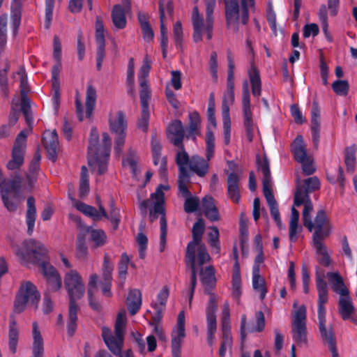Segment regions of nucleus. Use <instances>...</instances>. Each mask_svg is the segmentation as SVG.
I'll use <instances>...</instances> for the list:
<instances>
[{
    "instance_id": "43",
    "label": "nucleus",
    "mask_w": 357,
    "mask_h": 357,
    "mask_svg": "<svg viewBox=\"0 0 357 357\" xmlns=\"http://www.w3.org/2000/svg\"><path fill=\"white\" fill-rule=\"evenodd\" d=\"M227 89L226 91H234V68L235 65L230 50H227Z\"/></svg>"
},
{
    "instance_id": "51",
    "label": "nucleus",
    "mask_w": 357,
    "mask_h": 357,
    "mask_svg": "<svg viewBox=\"0 0 357 357\" xmlns=\"http://www.w3.org/2000/svg\"><path fill=\"white\" fill-rule=\"evenodd\" d=\"M21 184L22 177L20 174H16L12 180H10L7 186L1 188L0 191H6V194H15L21 195Z\"/></svg>"
},
{
    "instance_id": "18",
    "label": "nucleus",
    "mask_w": 357,
    "mask_h": 357,
    "mask_svg": "<svg viewBox=\"0 0 357 357\" xmlns=\"http://www.w3.org/2000/svg\"><path fill=\"white\" fill-rule=\"evenodd\" d=\"M294 204L296 206H300L302 204L304 205L303 211V225L309 230L312 231L313 230V222L310 216V213L313 210V204L310 199V197H301L298 195H294Z\"/></svg>"
},
{
    "instance_id": "1",
    "label": "nucleus",
    "mask_w": 357,
    "mask_h": 357,
    "mask_svg": "<svg viewBox=\"0 0 357 357\" xmlns=\"http://www.w3.org/2000/svg\"><path fill=\"white\" fill-rule=\"evenodd\" d=\"M64 284L70 299L67 332L68 336L73 337L77 327V312L79 307L77 301L84 296V286L81 275L75 270L66 273Z\"/></svg>"
},
{
    "instance_id": "50",
    "label": "nucleus",
    "mask_w": 357,
    "mask_h": 357,
    "mask_svg": "<svg viewBox=\"0 0 357 357\" xmlns=\"http://www.w3.org/2000/svg\"><path fill=\"white\" fill-rule=\"evenodd\" d=\"M52 86L53 95L52 98V104L56 111L58 110L60 105V81L59 75L52 74Z\"/></svg>"
},
{
    "instance_id": "60",
    "label": "nucleus",
    "mask_w": 357,
    "mask_h": 357,
    "mask_svg": "<svg viewBox=\"0 0 357 357\" xmlns=\"http://www.w3.org/2000/svg\"><path fill=\"white\" fill-rule=\"evenodd\" d=\"M89 192V182L87 174V169L85 166H82L81 172V180L79 188V197L86 196Z\"/></svg>"
},
{
    "instance_id": "53",
    "label": "nucleus",
    "mask_w": 357,
    "mask_h": 357,
    "mask_svg": "<svg viewBox=\"0 0 357 357\" xmlns=\"http://www.w3.org/2000/svg\"><path fill=\"white\" fill-rule=\"evenodd\" d=\"M234 91H225L223 94L222 101V116H230V106L234 103Z\"/></svg>"
},
{
    "instance_id": "47",
    "label": "nucleus",
    "mask_w": 357,
    "mask_h": 357,
    "mask_svg": "<svg viewBox=\"0 0 357 357\" xmlns=\"http://www.w3.org/2000/svg\"><path fill=\"white\" fill-rule=\"evenodd\" d=\"M150 69L151 66L146 62H144V63L140 68L139 75L138 77L139 85L141 87L140 94H142L143 92H144L147 96H151L148 82L146 80V77L149 75Z\"/></svg>"
},
{
    "instance_id": "36",
    "label": "nucleus",
    "mask_w": 357,
    "mask_h": 357,
    "mask_svg": "<svg viewBox=\"0 0 357 357\" xmlns=\"http://www.w3.org/2000/svg\"><path fill=\"white\" fill-rule=\"evenodd\" d=\"M109 156H106L105 153H97L95 156L88 155L89 166L92 167L93 165L98 166L97 173L98 175L104 174L107 170V164Z\"/></svg>"
},
{
    "instance_id": "22",
    "label": "nucleus",
    "mask_w": 357,
    "mask_h": 357,
    "mask_svg": "<svg viewBox=\"0 0 357 357\" xmlns=\"http://www.w3.org/2000/svg\"><path fill=\"white\" fill-rule=\"evenodd\" d=\"M75 206L78 211L88 217L91 218L94 221H98L102 218L108 217V213L102 204H99V211L94 206H89L82 202H77Z\"/></svg>"
},
{
    "instance_id": "13",
    "label": "nucleus",
    "mask_w": 357,
    "mask_h": 357,
    "mask_svg": "<svg viewBox=\"0 0 357 357\" xmlns=\"http://www.w3.org/2000/svg\"><path fill=\"white\" fill-rule=\"evenodd\" d=\"M313 224L312 241H323L330 235L331 225L324 210L317 211Z\"/></svg>"
},
{
    "instance_id": "33",
    "label": "nucleus",
    "mask_w": 357,
    "mask_h": 357,
    "mask_svg": "<svg viewBox=\"0 0 357 357\" xmlns=\"http://www.w3.org/2000/svg\"><path fill=\"white\" fill-rule=\"evenodd\" d=\"M178 188L182 197L185 199L183 204L185 212L187 213L195 212L198 209L200 204L199 199L197 197H192L188 187L186 192H183L181 188V183H178Z\"/></svg>"
},
{
    "instance_id": "3",
    "label": "nucleus",
    "mask_w": 357,
    "mask_h": 357,
    "mask_svg": "<svg viewBox=\"0 0 357 357\" xmlns=\"http://www.w3.org/2000/svg\"><path fill=\"white\" fill-rule=\"evenodd\" d=\"M24 245L26 252L18 250L16 252L17 256L24 261H31L38 264L45 279L59 275L56 269L50 264L48 251L42 243L29 239L24 241Z\"/></svg>"
},
{
    "instance_id": "24",
    "label": "nucleus",
    "mask_w": 357,
    "mask_h": 357,
    "mask_svg": "<svg viewBox=\"0 0 357 357\" xmlns=\"http://www.w3.org/2000/svg\"><path fill=\"white\" fill-rule=\"evenodd\" d=\"M200 280L204 287V293L211 294L216 283L215 270L213 266L210 265L202 268L199 272Z\"/></svg>"
},
{
    "instance_id": "46",
    "label": "nucleus",
    "mask_w": 357,
    "mask_h": 357,
    "mask_svg": "<svg viewBox=\"0 0 357 357\" xmlns=\"http://www.w3.org/2000/svg\"><path fill=\"white\" fill-rule=\"evenodd\" d=\"M292 338L298 345L307 344L306 324L292 325Z\"/></svg>"
},
{
    "instance_id": "30",
    "label": "nucleus",
    "mask_w": 357,
    "mask_h": 357,
    "mask_svg": "<svg viewBox=\"0 0 357 357\" xmlns=\"http://www.w3.org/2000/svg\"><path fill=\"white\" fill-rule=\"evenodd\" d=\"M252 287L256 292L259 293V298L262 301L266 297L267 288L265 280L260 275V268L259 265L252 267Z\"/></svg>"
},
{
    "instance_id": "23",
    "label": "nucleus",
    "mask_w": 357,
    "mask_h": 357,
    "mask_svg": "<svg viewBox=\"0 0 357 357\" xmlns=\"http://www.w3.org/2000/svg\"><path fill=\"white\" fill-rule=\"evenodd\" d=\"M188 126L185 129V138L196 140L197 136L201 135V117L198 112L194 111L188 115Z\"/></svg>"
},
{
    "instance_id": "58",
    "label": "nucleus",
    "mask_w": 357,
    "mask_h": 357,
    "mask_svg": "<svg viewBox=\"0 0 357 357\" xmlns=\"http://www.w3.org/2000/svg\"><path fill=\"white\" fill-rule=\"evenodd\" d=\"M114 269L113 264L109 261L108 254L104 256L102 264V282H112V271Z\"/></svg>"
},
{
    "instance_id": "4",
    "label": "nucleus",
    "mask_w": 357,
    "mask_h": 357,
    "mask_svg": "<svg viewBox=\"0 0 357 357\" xmlns=\"http://www.w3.org/2000/svg\"><path fill=\"white\" fill-rule=\"evenodd\" d=\"M225 7V20L227 27L232 26L235 32L238 31L239 20L243 25L249 20V8L255 5V0H241V15L239 0H224Z\"/></svg>"
},
{
    "instance_id": "41",
    "label": "nucleus",
    "mask_w": 357,
    "mask_h": 357,
    "mask_svg": "<svg viewBox=\"0 0 357 357\" xmlns=\"http://www.w3.org/2000/svg\"><path fill=\"white\" fill-rule=\"evenodd\" d=\"M130 261V259L128 255L124 252L121 255L119 264H118V286L121 288H123L127 274H128V264Z\"/></svg>"
},
{
    "instance_id": "9",
    "label": "nucleus",
    "mask_w": 357,
    "mask_h": 357,
    "mask_svg": "<svg viewBox=\"0 0 357 357\" xmlns=\"http://www.w3.org/2000/svg\"><path fill=\"white\" fill-rule=\"evenodd\" d=\"M202 242L199 241H195L192 238L191 241H190L186 248L185 260L186 267L190 270V284L189 288V303L190 304L192 302L195 289L197 284V270L196 267V249L199 246V245H203L201 243Z\"/></svg>"
},
{
    "instance_id": "37",
    "label": "nucleus",
    "mask_w": 357,
    "mask_h": 357,
    "mask_svg": "<svg viewBox=\"0 0 357 357\" xmlns=\"http://www.w3.org/2000/svg\"><path fill=\"white\" fill-rule=\"evenodd\" d=\"M264 197L267 202V204L269 206L270 213L275 222L277 226L281 229L282 227V220L280 218V214L278 209V204L275 199L274 195L272 192H265L264 193Z\"/></svg>"
},
{
    "instance_id": "31",
    "label": "nucleus",
    "mask_w": 357,
    "mask_h": 357,
    "mask_svg": "<svg viewBox=\"0 0 357 357\" xmlns=\"http://www.w3.org/2000/svg\"><path fill=\"white\" fill-rule=\"evenodd\" d=\"M33 357H43L44 353L43 338L39 330L38 324L34 321L33 323Z\"/></svg>"
},
{
    "instance_id": "25",
    "label": "nucleus",
    "mask_w": 357,
    "mask_h": 357,
    "mask_svg": "<svg viewBox=\"0 0 357 357\" xmlns=\"http://www.w3.org/2000/svg\"><path fill=\"white\" fill-rule=\"evenodd\" d=\"M140 96V103L142 107L141 116L137 121V126L139 129L146 132L149 127V100L151 96H147L144 92Z\"/></svg>"
},
{
    "instance_id": "55",
    "label": "nucleus",
    "mask_w": 357,
    "mask_h": 357,
    "mask_svg": "<svg viewBox=\"0 0 357 357\" xmlns=\"http://www.w3.org/2000/svg\"><path fill=\"white\" fill-rule=\"evenodd\" d=\"M159 13H160V36L161 41L160 44H168V37H167V31L165 25L164 24L165 20V8L164 3L162 0H160L159 1Z\"/></svg>"
},
{
    "instance_id": "38",
    "label": "nucleus",
    "mask_w": 357,
    "mask_h": 357,
    "mask_svg": "<svg viewBox=\"0 0 357 357\" xmlns=\"http://www.w3.org/2000/svg\"><path fill=\"white\" fill-rule=\"evenodd\" d=\"M112 20L115 27L122 29L126 26V17L124 8L120 5L116 4L114 6L112 10Z\"/></svg>"
},
{
    "instance_id": "17",
    "label": "nucleus",
    "mask_w": 357,
    "mask_h": 357,
    "mask_svg": "<svg viewBox=\"0 0 357 357\" xmlns=\"http://www.w3.org/2000/svg\"><path fill=\"white\" fill-rule=\"evenodd\" d=\"M256 317V326L248 327L246 328V323H247V316L245 314H243L241 317V326H240V333H241V340L243 342L247 336V332L252 333L255 332H262L265 328V317L264 314L262 311H258L255 314Z\"/></svg>"
},
{
    "instance_id": "56",
    "label": "nucleus",
    "mask_w": 357,
    "mask_h": 357,
    "mask_svg": "<svg viewBox=\"0 0 357 357\" xmlns=\"http://www.w3.org/2000/svg\"><path fill=\"white\" fill-rule=\"evenodd\" d=\"M7 15H0V54L4 50L7 42Z\"/></svg>"
},
{
    "instance_id": "45",
    "label": "nucleus",
    "mask_w": 357,
    "mask_h": 357,
    "mask_svg": "<svg viewBox=\"0 0 357 357\" xmlns=\"http://www.w3.org/2000/svg\"><path fill=\"white\" fill-rule=\"evenodd\" d=\"M53 47V57L56 63L52 68V74L56 73V74L59 75L61 68V44L59 38L57 36H54V37Z\"/></svg>"
},
{
    "instance_id": "21",
    "label": "nucleus",
    "mask_w": 357,
    "mask_h": 357,
    "mask_svg": "<svg viewBox=\"0 0 357 357\" xmlns=\"http://www.w3.org/2000/svg\"><path fill=\"white\" fill-rule=\"evenodd\" d=\"M310 130L313 144L317 149L320 138V109L317 102L312 104Z\"/></svg>"
},
{
    "instance_id": "52",
    "label": "nucleus",
    "mask_w": 357,
    "mask_h": 357,
    "mask_svg": "<svg viewBox=\"0 0 357 357\" xmlns=\"http://www.w3.org/2000/svg\"><path fill=\"white\" fill-rule=\"evenodd\" d=\"M86 231L90 232L91 240L96 247L102 246L106 243L107 235L102 229H95L88 227Z\"/></svg>"
},
{
    "instance_id": "15",
    "label": "nucleus",
    "mask_w": 357,
    "mask_h": 357,
    "mask_svg": "<svg viewBox=\"0 0 357 357\" xmlns=\"http://www.w3.org/2000/svg\"><path fill=\"white\" fill-rule=\"evenodd\" d=\"M102 337L107 348L114 355H120L122 353L124 335H119L116 333L112 335L110 329L104 326L102 328Z\"/></svg>"
},
{
    "instance_id": "27",
    "label": "nucleus",
    "mask_w": 357,
    "mask_h": 357,
    "mask_svg": "<svg viewBox=\"0 0 357 357\" xmlns=\"http://www.w3.org/2000/svg\"><path fill=\"white\" fill-rule=\"evenodd\" d=\"M26 206V224L27 225V234L31 236L34 231L36 219V200L33 197L30 196L27 198Z\"/></svg>"
},
{
    "instance_id": "12",
    "label": "nucleus",
    "mask_w": 357,
    "mask_h": 357,
    "mask_svg": "<svg viewBox=\"0 0 357 357\" xmlns=\"http://www.w3.org/2000/svg\"><path fill=\"white\" fill-rule=\"evenodd\" d=\"M179 149L180 151L176 155V163L178 169V183H181V188L186 192L187 185L190 183L192 176V173L187 167L188 165L190 167L191 158L185 151L184 146H183V149Z\"/></svg>"
},
{
    "instance_id": "59",
    "label": "nucleus",
    "mask_w": 357,
    "mask_h": 357,
    "mask_svg": "<svg viewBox=\"0 0 357 357\" xmlns=\"http://www.w3.org/2000/svg\"><path fill=\"white\" fill-rule=\"evenodd\" d=\"M332 89L337 95L346 96L349 93V84L347 80L337 79L332 84Z\"/></svg>"
},
{
    "instance_id": "19",
    "label": "nucleus",
    "mask_w": 357,
    "mask_h": 357,
    "mask_svg": "<svg viewBox=\"0 0 357 357\" xmlns=\"http://www.w3.org/2000/svg\"><path fill=\"white\" fill-rule=\"evenodd\" d=\"M43 144L47 153V158L52 162L57 158V147L59 146L58 135L56 130L45 131L43 135Z\"/></svg>"
},
{
    "instance_id": "34",
    "label": "nucleus",
    "mask_w": 357,
    "mask_h": 357,
    "mask_svg": "<svg viewBox=\"0 0 357 357\" xmlns=\"http://www.w3.org/2000/svg\"><path fill=\"white\" fill-rule=\"evenodd\" d=\"M248 76L251 84L252 93L255 97L259 98L261 93V81L259 71L253 63L250 65Z\"/></svg>"
},
{
    "instance_id": "8",
    "label": "nucleus",
    "mask_w": 357,
    "mask_h": 357,
    "mask_svg": "<svg viewBox=\"0 0 357 357\" xmlns=\"http://www.w3.org/2000/svg\"><path fill=\"white\" fill-rule=\"evenodd\" d=\"M109 124L111 132L116 135L114 153L120 156L123 152L127 129V121L123 112L118 111L114 116H110Z\"/></svg>"
},
{
    "instance_id": "26",
    "label": "nucleus",
    "mask_w": 357,
    "mask_h": 357,
    "mask_svg": "<svg viewBox=\"0 0 357 357\" xmlns=\"http://www.w3.org/2000/svg\"><path fill=\"white\" fill-rule=\"evenodd\" d=\"M320 182L317 176L310 177L303 181V185H298L294 195L310 197L309 194L319 189Z\"/></svg>"
},
{
    "instance_id": "42",
    "label": "nucleus",
    "mask_w": 357,
    "mask_h": 357,
    "mask_svg": "<svg viewBox=\"0 0 357 357\" xmlns=\"http://www.w3.org/2000/svg\"><path fill=\"white\" fill-rule=\"evenodd\" d=\"M323 241H312L313 246L316 250L317 255H318V262L326 267H328L331 264V257L327 252L325 245L322 242Z\"/></svg>"
},
{
    "instance_id": "2",
    "label": "nucleus",
    "mask_w": 357,
    "mask_h": 357,
    "mask_svg": "<svg viewBox=\"0 0 357 357\" xmlns=\"http://www.w3.org/2000/svg\"><path fill=\"white\" fill-rule=\"evenodd\" d=\"M316 288L318 293L317 299V318L318 328L321 338L328 347L336 344L335 333L331 326H326V307L325 304L328 301V284L324 280V274H321L318 269L315 273Z\"/></svg>"
},
{
    "instance_id": "35",
    "label": "nucleus",
    "mask_w": 357,
    "mask_h": 357,
    "mask_svg": "<svg viewBox=\"0 0 357 357\" xmlns=\"http://www.w3.org/2000/svg\"><path fill=\"white\" fill-rule=\"evenodd\" d=\"M142 305V294L139 289H134L129 291L127 298V307L129 313L135 315L139 310Z\"/></svg>"
},
{
    "instance_id": "7",
    "label": "nucleus",
    "mask_w": 357,
    "mask_h": 357,
    "mask_svg": "<svg viewBox=\"0 0 357 357\" xmlns=\"http://www.w3.org/2000/svg\"><path fill=\"white\" fill-rule=\"evenodd\" d=\"M215 8H206L205 22L202 15L199 12L197 6H195L192 13V24L193 26V40L199 43L202 40V33L206 32V38L211 40L213 38L214 24L213 12Z\"/></svg>"
},
{
    "instance_id": "32",
    "label": "nucleus",
    "mask_w": 357,
    "mask_h": 357,
    "mask_svg": "<svg viewBox=\"0 0 357 357\" xmlns=\"http://www.w3.org/2000/svg\"><path fill=\"white\" fill-rule=\"evenodd\" d=\"M291 152L295 160L298 162H304L310 158L307 155V150L301 135H298L294 141L291 145Z\"/></svg>"
},
{
    "instance_id": "10",
    "label": "nucleus",
    "mask_w": 357,
    "mask_h": 357,
    "mask_svg": "<svg viewBox=\"0 0 357 357\" xmlns=\"http://www.w3.org/2000/svg\"><path fill=\"white\" fill-rule=\"evenodd\" d=\"M242 112L245 135L248 140L252 142L254 136V124L251 110L250 91L246 80L243 82L242 89Z\"/></svg>"
},
{
    "instance_id": "39",
    "label": "nucleus",
    "mask_w": 357,
    "mask_h": 357,
    "mask_svg": "<svg viewBox=\"0 0 357 357\" xmlns=\"http://www.w3.org/2000/svg\"><path fill=\"white\" fill-rule=\"evenodd\" d=\"M0 194L5 208L9 212H15L21 202V195L6 194V191H0Z\"/></svg>"
},
{
    "instance_id": "40",
    "label": "nucleus",
    "mask_w": 357,
    "mask_h": 357,
    "mask_svg": "<svg viewBox=\"0 0 357 357\" xmlns=\"http://www.w3.org/2000/svg\"><path fill=\"white\" fill-rule=\"evenodd\" d=\"M8 337L9 349L13 354H15L18 343L19 331L17 328V322L13 315L10 317Z\"/></svg>"
},
{
    "instance_id": "5",
    "label": "nucleus",
    "mask_w": 357,
    "mask_h": 357,
    "mask_svg": "<svg viewBox=\"0 0 357 357\" xmlns=\"http://www.w3.org/2000/svg\"><path fill=\"white\" fill-rule=\"evenodd\" d=\"M40 299V294L37 287L31 282L22 283L16 294L13 304V312L20 314L24 312L27 306L37 309Z\"/></svg>"
},
{
    "instance_id": "16",
    "label": "nucleus",
    "mask_w": 357,
    "mask_h": 357,
    "mask_svg": "<svg viewBox=\"0 0 357 357\" xmlns=\"http://www.w3.org/2000/svg\"><path fill=\"white\" fill-rule=\"evenodd\" d=\"M185 336V314L184 311H181L177 318L176 334L172 335V354H174L175 357H178V354H181V344Z\"/></svg>"
},
{
    "instance_id": "49",
    "label": "nucleus",
    "mask_w": 357,
    "mask_h": 357,
    "mask_svg": "<svg viewBox=\"0 0 357 357\" xmlns=\"http://www.w3.org/2000/svg\"><path fill=\"white\" fill-rule=\"evenodd\" d=\"M98 152H100L99 134L97 128L93 127L91 129L89 139L88 155L95 156Z\"/></svg>"
},
{
    "instance_id": "64",
    "label": "nucleus",
    "mask_w": 357,
    "mask_h": 357,
    "mask_svg": "<svg viewBox=\"0 0 357 357\" xmlns=\"http://www.w3.org/2000/svg\"><path fill=\"white\" fill-rule=\"evenodd\" d=\"M126 327V312L125 311H122L119 312L115 325H114V333H116L119 335H124V331Z\"/></svg>"
},
{
    "instance_id": "48",
    "label": "nucleus",
    "mask_w": 357,
    "mask_h": 357,
    "mask_svg": "<svg viewBox=\"0 0 357 357\" xmlns=\"http://www.w3.org/2000/svg\"><path fill=\"white\" fill-rule=\"evenodd\" d=\"M356 152L355 145L347 146L344 150V163L347 171L349 173H354L356 166Z\"/></svg>"
},
{
    "instance_id": "57",
    "label": "nucleus",
    "mask_w": 357,
    "mask_h": 357,
    "mask_svg": "<svg viewBox=\"0 0 357 357\" xmlns=\"http://www.w3.org/2000/svg\"><path fill=\"white\" fill-rule=\"evenodd\" d=\"M104 31L102 20L100 17H97L96 20V40L98 44V47H105Z\"/></svg>"
},
{
    "instance_id": "54",
    "label": "nucleus",
    "mask_w": 357,
    "mask_h": 357,
    "mask_svg": "<svg viewBox=\"0 0 357 357\" xmlns=\"http://www.w3.org/2000/svg\"><path fill=\"white\" fill-rule=\"evenodd\" d=\"M211 231L208 233V243L213 249V252L220 254V244L219 241V230L217 227L212 226L210 228Z\"/></svg>"
},
{
    "instance_id": "29",
    "label": "nucleus",
    "mask_w": 357,
    "mask_h": 357,
    "mask_svg": "<svg viewBox=\"0 0 357 357\" xmlns=\"http://www.w3.org/2000/svg\"><path fill=\"white\" fill-rule=\"evenodd\" d=\"M338 312L344 321L349 320L355 312V307L349 294L340 296L338 301Z\"/></svg>"
},
{
    "instance_id": "11",
    "label": "nucleus",
    "mask_w": 357,
    "mask_h": 357,
    "mask_svg": "<svg viewBox=\"0 0 357 357\" xmlns=\"http://www.w3.org/2000/svg\"><path fill=\"white\" fill-rule=\"evenodd\" d=\"M26 137L27 132L25 130H22L17 135L12 149V158L6 165L8 169H18L24 164Z\"/></svg>"
},
{
    "instance_id": "6",
    "label": "nucleus",
    "mask_w": 357,
    "mask_h": 357,
    "mask_svg": "<svg viewBox=\"0 0 357 357\" xmlns=\"http://www.w3.org/2000/svg\"><path fill=\"white\" fill-rule=\"evenodd\" d=\"M205 141L206 158L199 155H193L191 156V162L190 164V170L199 177L204 176L208 172L209 161L214 155L215 137L209 125L207 126Z\"/></svg>"
},
{
    "instance_id": "28",
    "label": "nucleus",
    "mask_w": 357,
    "mask_h": 357,
    "mask_svg": "<svg viewBox=\"0 0 357 357\" xmlns=\"http://www.w3.org/2000/svg\"><path fill=\"white\" fill-rule=\"evenodd\" d=\"M258 168L263 174L262 185L263 193L272 192V181L270 170L269 161L266 157H264L261 162L257 160Z\"/></svg>"
},
{
    "instance_id": "44",
    "label": "nucleus",
    "mask_w": 357,
    "mask_h": 357,
    "mask_svg": "<svg viewBox=\"0 0 357 357\" xmlns=\"http://www.w3.org/2000/svg\"><path fill=\"white\" fill-rule=\"evenodd\" d=\"M97 98V93L95 87L88 84L86 94V116L90 118L92 116Z\"/></svg>"
},
{
    "instance_id": "61",
    "label": "nucleus",
    "mask_w": 357,
    "mask_h": 357,
    "mask_svg": "<svg viewBox=\"0 0 357 357\" xmlns=\"http://www.w3.org/2000/svg\"><path fill=\"white\" fill-rule=\"evenodd\" d=\"M204 229L205 222L203 218H200L193 225L192 229V238L196 241H199L202 242Z\"/></svg>"
},
{
    "instance_id": "63",
    "label": "nucleus",
    "mask_w": 357,
    "mask_h": 357,
    "mask_svg": "<svg viewBox=\"0 0 357 357\" xmlns=\"http://www.w3.org/2000/svg\"><path fill=\"white\" fill-rule=\"evenodd\" d=\"M168 186L164 185L162 184H160L156 190L155 192L151 194V199H155V202L153 204H159L160 207H165V193L163 192V190H167Z\"/></svg>"
},
{
    "instance_id": "62",
    "label": "nucleus",
    "mask_w": 357,
    "mask_h": 357,
    "mask_svg": "<svg viewBox=\"0 0 357 357\" xmlns=\"http://www.w3.org/2000/svg\"><path fill=\"white\" fill-rule=\"evenodd\" d=\"M123 165H128L131 169L133 176L137 175V157L135 151L130 149L126 159L123 160Z\"/></svg>"
},
{
    "instance_id": "20",
    "label": "nucleus",
    "mask_w": 357,
    "mask_h": 357,
    "mask_svg": "<svg viewBox=\"0 0 357 357\" xmlns=\"http://www.w3.org/2000/svg\"><path fill=\"white\" fill-rule=\"evenodd\" d=\"M240 176L236 172H231L227 178V195L229 199L235 204L241 199Z\"/></svg>"
},
{
    "instance_id": "14",
    "label": "nucleus",
    "mask_w": 357,
    "mask_h": 357,
    "mask_svg": "<svg viewBox=\"0 0 357 357\" xmlns=\"http://www.w3.org/2000/svg\"><path fill=\"white\" fill-rule=\"evenodd\" d=\"M159 215L160 224V251L162 252L166 243V237L167 234V223L166 219L165 208L160 207L159 204H153V208L149 209V218L151 222L155 221Z\"/></svg>"
}]
</instances>
